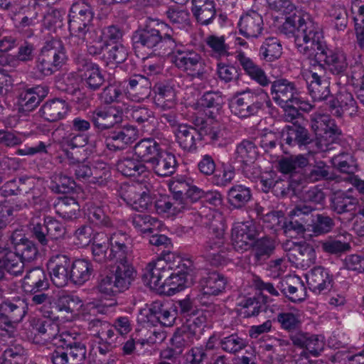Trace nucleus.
<instances>
[{
  "mask_svg": "<svg viewBox=\"0 0 364 364\" xmlns=\"http://www.w3.org/2000/svg\"><path fill=\"white\" fill-rule=\"evenodd\" d=\"M317 53L315 55V63L311 66L324 70L325 65L333 75H343L348 68L346 55L342 52L333 50L324 45L318 44Z\"/></svg>",
  "mask_w": 364,
  "mask_h": 364,
  "instance_id": "423d86ee",
  "label": "nucleus"
},
{
  "mask_svg": "<svg viewBox=\"0 0 364 364\" xmlns=\"http://www.w3.org/2000/svg\"><path fill=\"white\" fill-rule=\"evenodd\" d=\"M306 279L309 289L316 294L329 290L332 287V279L330 278L328 272L320 266L314 267L307 276Z\"/></svg>",
  "mask_w": 364,
  "mask_h": 364,
  "instance_id": "f704fd0d",
  "label": "nucleus"
},
{
  "mask_svg": "<svg viewBox=\"0 0 364 364\" xmlns=\"http://www.w3.org/2000/svg\"><path fill=\"white\" fill-rule=\"evenodd\" d=\"M188 186L186 181H177L170 185L172 196L168 200H160L156 202V207L158 210L176 215L186 210H191L188 202L186 201L183 190L181 186Z\"/></svg>",
  "mask_w": 364,
  "mask_h": 364,
  "instance_id": "1a4fd4ad",
  "label": "nucleus"
},
{
  "mask_svg": "<svg viewBox=\"0 0 364 364\" xmlns=\"http://www.w3.org/2000/svg\"><path fill=\"white\" fill-rule=\"evenodd\" d=\"M331 162L334 168L343 173L351 175L357 170L353 157L348 154H341L334 156Z\"/></svg>",
  "mask_w": 364,
  "mask_h": 364,
  "instance_id": "0e129e2a",
  "label": "nucleus"
},
{
  "mask_svg": "<svg viewBox=\"0 0 364 364\" xmlns=\"http://www.w3.org/2000/svg\"><path fill=\"white\" fill-rule=\"evenodd\" d=\"M308 89L314 101L326 100L328 97L331 98L330 82L323 79L317 73H311V80Z\"/></svg>",
  "mask_w": 364,
  "mask_h": 364,
  "instance_id": "37998d69",
  "label": "nucleus"
},
{
  "mask_svg": "<svg viewBox=\"0 0 364 364\" xmlns=\"http://www.w3.org/2000/svg\"><path fill=\"white\" fill-rule=\"evenodd\" d=\"M322 250L330 255H341L350 249L348 242H342L336 238L328 237L321 243Z\"/></svg>",
  "mask_w": 364,
  "mask_h": 364,
  "instance_id": "338daca9",
  "label": "nucleus"
},
{
  "mask_svg": "<svg viewBox=\"0 0 364 364\" xmlns=\"http://www.w3.org/2000/svg\"><path fill=\"white\" fill-rule=\"evenodd\" d=\"M263 20L256 11L241 16L238 23L240 33L246 38H257L263 30Z\"/></svg>",
  "mask_w": 364,
  "mask_h": 364,
  "instance_id": "c756f323",
  "label": "nucleus"
},
{
  "mask_svg": "<svg viewBox=\"0 0 364 364\" xmlns=\"http://www.w3.org/2000/svg\"><path fill=\"white\" fill-rule=\"evenodd\" d=\"M51 190L56 193H77L80 187L77 186L72 177L60 173L55 174L51 182Z\"/></svg>",
  "mask_w": 364,
  "mask_h": 364,
  "instance_id": "603ef678",
  "label": "nucleus"
},
{
  "mask_svg": "<svg viewBox=\"0 0 364 364\" xmlns=\"http://www.w3.org/2000/svg\"><path fill=\"white\" fill-rule=\"evenodd\" d=\"M91 171L90 182L100 186L106 185L111 177L110 168L103 161H97L92 164Z\"/></svg>",
  "mask_w": 364,
  "mask_h": 364,
  "instance_id": "052dcab7",
  "label": "nucleus"
},
{
  "mask_svg": "<svg viewBox=\"0 0 364 364\" xmlns=\"http://www.w3.org/2000/svg\"><path fill=\"white\" fill-rule=\"evenodd\" d=\"M201 326L202 321L199 317L192 321H187L186 323L176 330L171 338L173 346L181 350L191 346L195 340L199 338Z\"/></svg>",
  "mask_w": 364,
  "mask_h": 364,
  "instance_id": "dca6fc26",
  "label": "nucleus"
},
{
  "mask_svg": "<svg viewBox=\"0 0 364 364\" xmlns=\"http://www.w3.org/2000/svg\"><path fill=\"white\" fill-rule=\"evenodd\" d=\"M194 124L196 127L181 124L175 131L177 143L181 148L188 152L196 151L198 149L197 141L203 140L204 133L203 130H200V120L196 119Z\"/></svg>",
  "mask_w": 364,
  "mask_h": 364,
  "instance_id": "4468645a",
  "label": "nucleus"
},
{
  "mask_svg": "<svg viewBox=\"0 0 364 364\" xmlns=\"http://www.w3.org/2000/svg\"><path fill=\"white\" fill-rule=\"evenodd\" d=\"M118 171L126 176L141 175L146 171L144 164L134 158L124 157L119 159L116 164Z\"/></svg>",
  "mask_w": 364,
  "mask_h": 364,
  "instance_id": "3c124183",
  "label": "nucleus"
},
{
  "mask_svg": "<svg viewBox=\"0 0 364 364\" xmlns=\"http://www.w3.org/2000/svg\"><path fill=\"white\" fill-rule=\"evenodd\" d=\"M282 53V46L276 38H267L259 50V55L267 61L278 59Z\"/></svg>",
  "mask_w": 364,
  "mask_h": 364,
  "instance_id": "13d9d810",
  "label": "nucleus"
},
{
  "mask_svg": "<svg viewBox=\"0 0 364 364\" xmlns=\"http://www.w3.org/2000/svg\"><path fill=\"white\" fill-rule=\"evenodd\" d=\"M58 213L65 220L76 219L80 215V205L73 197L65 196L58 203Z\"/></svg>",
  "mask_w": 364,
  "mask_h": 364,
  "instance_id": "5fc2aeb1",
  "label": "nucleus"
},
{
  "mask_svg": "<svg viewBox=\"0 0 364 364\" xmlns=\"http://www.w3.org/2000/svg\"><path fill=\"white\" fill-rule=\"evenodd\" d=\"M43 220L51 242L64 237L66 229L61 222L50 216H46Z\"/></svg>",
  "mask_w": 364,
  "mask_h": 364,
  "instance_id": "774afa93",
  "label": "nucleus"
},
{
  "mask_svg": "<svg viewBox=\"0 0 364 364\" xmlns=\"http://www.w3.org/2000/svg\"><path fill=\"white\" fill-rule=\"evenodd\" d=\"M321 33L310 29L306 33L297 35L295 43L299 51L306 55L311 63H315V55L318 50V44L324 45L325 43L320 40Z\"/></svg>",
  "mask_w": 364,
  "mask_h": 364,
  "instance_id": "393cba45",
  "label": "nucleus"
},
{
  "mask_svg": "<svg viewBox=\"0 0 364 364\" xmlns=\"http://www.w3.org/2000/svg\"><path fill=\"white\" fill-rule=\"evenodd\" d=\"M227 280L225 277L216 271L207 273L200 280V294L199 300L202 305L209 306L212 304L204 299L216 296L221 294L225 289Z\"/></svg>",
  "mask_w": 364,
  "mask_h": 364,
  "instance_id": "ddd939ff",
  "label": "nucleus"
},
{
  "mask_svg": "<svg viewBox=\"0 0 364 364\" xmlns=\"http://www.w3.org/2000/svg\"><path fill=\"white\" fill-rule=\"evenodd\" d=\"M288 255L289 259L293 257L296 262L300 263H313L316 258V253L312 245L306 243H294L293 247L290 248Z\"/></svg>",
  "mask_w": 364,
  "mask_h": 364,
  "instance_id": "de8ad7c7",
  "label": "nucleus"
},
{
  "mask_svg": "<svg viewBox=\"0 0 364 364\" xmlns=\"http://www.w3.org/2000/svg\"><path fill=\"white\" fill-rule=\"evenodd\" d=\"M267 94L261 90V93H256L250 89L237 92L232 100V112L240 117H249L257 114L262 108L263 102L261 95Z\"/></svg>",
  "mask_w": 364,
  "mask_h": 364,
  "instance_id": "39448f33",
  "label": "nucleus"
},
{
  "mask_svg": "<svg viewBox=\"0 0 364 364\" xmlns=\"http://www.w3.org/2000/svg\"><path fill=\"white\" fill-rule=\"evenodd\" d=\"M3 311L16 323L22 321L28 311V304L25 299H18L13 301H6L1 305Z\"/></svg>",
  "mask_w": 364,
  "mask_h": 364,
  "instance_id": "09e8293b",
  "label": "nucleus"
},
{
  "mask_svg": "<svg viewBox=\"0 0 364 364\" xmlns=\"http://www.w3.org/2000/svg\"><path fill=\"white\" fill-rule=\"evenodd\" d=\"M60 341L63 343L71 364H85L87 348L85 343L74 341L70 335L60 336Z\"/></svg>",
  "mask_w": 364,
  "mask_h": 364,
  "instance_id": "c9c22d12",
  "label": "nucleus"
},
{
  "mask_svg": "<svg viewBox=\"0 0 364 364\" xmlns=\"http://www.w3.org/2000/svg\"><path fill=\"white\" fill-rule=\"evenodd\" d=\"M173 63L178 69L193 77L203 79L206 73L205 63L200 54L193 50L177 49L173 56Z\"/></svg>",
  "mask_w": 364,
  "mask_h": 364,
  "instance_id": "0eeeda50",
  "label": "nucleus"
},
{
  "mask_svg": "<svg viewBox=\"0 0 364 364\" xmlns=\"http://www.w3.org/2000/svg\"><path fill=\"white\" fill-rule=\"evenodd\" d=\"M78 65L82 86L89 91L98 90L105 81L98 65L83 58L79 60Z\"/></svg>",
  "mask_w": 364,
  "mask_h": 364,
  "instance_id": "f3484780",
  "label": "nucleus"
},
{
  "mask_svg": "<svg viewBox=\"0 0 364 364\" xmlns=\"http://www.w3.org/2000/svg\"><path fill=\"white\" fill-rule=\"evenodd\" d=\"M15 250L14 256L20 257L22 262H30L36 259L38 250L34 242L28 238L22 229H15L9 237Z\"/></svg>",
  "mask_w": 364,
  "mask_h": 364,
  "instance_id": "f8f14e48",
  "label": "nucleus"
},
{
  "mask_svg": "<svg viewBox=\"0 0 364 364\" xmlns=\"http://www.w3.org/2000/svg\"><path fill=\"white\" fill-rule=\"evenodd\" d=\"M161 262H152L148 264L146 267L144 269L141 274V279L144 284L149 287L151 289H159V269L163 268Z\"/></svg>",
  "mask_w": 364,
  "mask_h": 364,
  "instance_id": "6e6d98bb",
  "label": "nucleus"
},
{
  "mask_svg": "<svg viewBox=\"0 0 364 364\" xmlns=\"http://www.w3.org/2000/svg\"><path fill=\"white\" fill-rule=\"evenodd\" d=\"M330 166H327L323 161H320L316 164L309 163L306 173H305V181L316 182L318 181H333L336 178L335 174L330 171Z\"/></svg>",
  "mask_w": 364,
  "mask_h": 364,
  "instance_id": "a18cd8bd",
  "label": "nucleus"
},
{
  "mask_svg": "<svg viewBox=\"0 0 364 364\" xmlns=\"http://www.w3.org/2000/svg\"><path fill=\"white\" fill-rule=\"evenodd\" d=\"M149 165L159 176L168 177L176 172L178 163L173 154L162 149Z\"/></svg>",
  "mask_w": 364,
  "mask_h": 364,
  "instance_id": "c85d7f7f",
  "label": "nucleus"
},
{
  "mask_svg": "<svg viewBox=\"0 0 364 364\" xmlns=\"http://www.w3.org/2000/svg\"><path fill=\"white\" fill-rule=\"evenodd\" d=\"M68 112V105L65 100L53 98L43 104L39 109V114L47 122H55L63 119Z\"/></svg>",
  "mask_w": 364,
  "mask_h": 364,
  "instance_id": "bb28decb",
  "label": "nucleus"
},
{
  "mask_svg": "<svg viewBox=\"0 0 364 364\" xmlns=\"http://www.w3.org/2000/svg\"><path fill=\"white\" fill-rule=\"evenodd\" d=\"M136 276V272L126 267L114 268L99 275L97 289L101 294L112 296L127 290Z\"/></svg>",
  "mask_w": 364,
  "mask_h": 364,
  "instance_id": "20e7f679",
  "label": "nucleus"
},
{
  "mask_svg": "<svg viewBox=\"0 0 364 364\" xmlns=\"http://www.w3.org/2000/svg\"><path fill=\"white\" fill-rule=\"evenodd\" d=\"M251 189L241 184L232 186L228 191V201L233 209L244 208L252 199Z\"/></svg>",
  "mask_w": 364,
  "mask_h": 364,
  "instance_id": "ea45409f",
  "label": "nucleus"
},
{
  "mask_svg": "<svg viewBox=\"0 0 364 364\" xmlns=\"http://www.w3.org/2000/svg\"><path fill=\"white\" fill-rule=\"evenodd\" d=\"M94 15L69 18V30L72 35L84 38L92 27Z\"/></svg>",
  "mask_w": 364,
  "mask_h": 364,
  "instance_id": "864d4df0",
  "label": "nucleus"
},
{
  "mask_svg": "<svg viewBox=\"0 0 364 364\" xmlns=\"http://www.w3.org/2000/svg\"><path fill=\"white\" fill-rule=\"evenodd\" d=\"M67 59L65 49L61 41H48L36 58L33 73L38 78L50 76L65 64Z\"/></svg>",
  "mask_w": 364,
  "mask_h": 364,
  "instance_id": "7ed1b4c3",
  "label": "nucleus"
},
{
  "mask_svg": "<svg viewBox=\"0 0 364 364\" xmlns=\"http://www.w3.org/2000/svg\"><path fill=\"white\" fill-rule=\"evenodd\" d=\"M353 191H338L331 197L330 208L338 215L349 213L350 216L358 207V199L352 195Z\"/></svg>",
  "mask_w": 364,
  "mask_h": 364,
  "instance_id": "5701e85b",
  "label": "nucleus"
},
{
  "mask_svg": "<svg viewBox=\"0 0 364 364\" xmlns=\"http://www.w3.org/2000/svg\"><path fill=\"white\" fill-rule=\"evenodd\" d=\"M328 111L338 118H341L345 112L352 114L356 110V102L349 92L339 93L336 97L331 96L327 102Z\"/></svg>",
  "mask_w": 364,
  "mask_h": 364,
  "instance_id": "cd10ccee",
  "label": "nucleus"
},
{
  "mask_svg": "<svg viewBox=\"0 0 364 364\" xmlns=\"http://www.w3.org/2000/svg\"><path fill=\"white\" fill-rule=\"evenodd\" d=\"M301 184V178H290L289 181H276L273 186V193L277 197H287L296 194L297 186Z\"/></svg>",
  "mask_w": 364,
  "mask_h": 364,
  "instance_id": "4d7b16f0",
  "label": "nucleus"
},
{
  "mask_svg": "<svg viewBox=\"0 0 364 364\" xmlns=\"http://www.w3.org/2000/svg\"><path fill=\"white\" fill-rule=\"evenodd\" d=\"M71 259L65 255L52 256L48 263L50 279L57 287H63L70 281Z\"/></svg>",
  "mask_w": 364,
  "mask_h": 364,
  "instance_id": "2eb2a0df",
  "label": "nucleus"
},
{
  "mask_svg": "<svg viewBox=\"0 0 364 364\" xmlns=\"http://www.w3.org/2000/svg\"><path fill=\"white\" fill-rule=\"evenodd\" d=\"M123 97L122 89L120 83L109 84L103 88L99 95V99L103 105H109L119 103Z\"/></svg>",
  "mask_w": 364,
  "mask_h": 364,
  "instance_id": "bf43d9fd",
  "label": "nucleus"
},
{
  "mask_svg": "<svg viewBox=\"0 0 364 364\" xmlns=\"http://www.w3.org/2000/svg\"><path fill=\"white\" fill-rule=\"evenodd\" d=\"M125 113L129 120L140 126L151 125L155 121L154 112L145 105H129Z\"/></svg>",
  "mask_w": 364,
  "mask_h": 364,
  "instance_id": "a19ab883",
  "label": "nucleus"
},
{
  "mask_svg": "<svg viewBox=\"0 0 364 364\" xmlns=\"http://www.w3.org/2000/svg\"><path fill=\"white\" fill-rule=\"evenodd\" d=\"M272 99L282 107H294L300 102L299 93L295 84L281 78L271 81Z\"/></svg>",
  "mask_w": 364,
  "mask_h": 364,
  "instance_id": "9d476101",
  "label": "nucleus"
},
{
  "mask_svg": "<svg viewBox=\"0 0 364 364\" xmlns=\"http://www.w3.org/2000/svg\"><path fill=\"white\" fill-rule=\"evenodd\" d=\"M237 59L242 67L245 73L251 80L256 82L262 87H266L270 85L271 80L266 75L264 70L257 65L252 59L245 56L243 53H240L237 55Z\"/></svg>",
  "mask_w": 364,
  "mask_h": 364,
  "instance_id": "2f4dec72",
  "label": "nucleus"
},
{
  "mask_svg": "<svg viewBox=\"0 0 364 364\" xmlns=\"http://www.w3.org/2000/svg\"><path fill=\"white\" fill-rule=\"evenodd\" d=\"M82 306V300L77 296L73 294H63L60 296L53 306H50V310H43V316L55 321L58 318L56 311L62 314L74 312Z\"/></svg>",
  "mask_w": 364,
  "mask_h": 364,
  "instance_id": "412c9836",
  "label": "nucleus"
},
{
  "mask_svg": "<svg viewBox=\"0 0 364 364\" xmlns=\"http://www.w3.org/2000/svg\"><path fill=\"white\" fill-rule=\"evenodd\" d=\"M256 225L252 222L237 223L232 228L231 240L235 249H252L255 263L262 264L274 252L276 241L265 235L261 237Z\"/></svg>",
  "mask_w": 364,
  "mask_h": 364,
  "instance_id": "f03ea898",
  "label": "nucleus"
},
{
  "mask_svg": "<svg viewBox=\"0 0 364 364\" xmlns=\"http://www.w3.org/2000/svg\"><path fill=\"white\" fill-rule=\"evenodd\" d=\"M170 251L165 252L164 250L161 252L160 258H159V262H161V267L163 268L159 269V289H164L166 286H168L169 281L172 279L173 272L174 268L171 267V264L167 262V259H169Z\"/></svg>",
  "mask_w": 364,
  "mask_h": 364,
  "instance_id": "e2e57ef3",
  "label": "nucleus"
},
{
  "mask_svg": "<svg viewBox=\"0 0 364 364\" xmlns=\"http://www.w3.org/2000/svg\"><path fill=\"white\" fill-rule=\"evenodd\" d=\"M282 141L289 146H306L314 142L316 135L305 127L293 123L284 127L281 132Z\"/></svg>",
  "mask_w": 364,
  "mask_h": 364,
  "instance_id": "a211bd4d",
  "label": "nucleus"
},
{
  "mask_svg": "<svg viewBox=\"0 0 364 364\" xmlns=\"http://www.w3.org/2000/svg\"><path fill=\"white\" fill-rule=\"evenodd\" d=\"M149 311V321L159 323L164 326H172L176 318L175 314L171 312L165 304L159 301L151 304Z\"/></svg>",
  "mask_w": 364,
  "mask_h": 364,
  "instance_id": "4c0bfd02",
  "label": "nucleus"
},
{
  "mask_svg": "<svg viewBox=\"0 0 364 364\" xmlns=\"http://www.w3.org/2000/svg\"><path fill=\"white\" fill-rule=\"evenodd\" d=\"M133 50L136 55L139 53L159 52L170 53L176 47L174 32L167 24L154 19H148L132 36Z\"/></svg>",
  "mask_w": 364,
  "mask_h": 364,
  "instance_id": "f257e3e1",
  "label": "nucleus"
},
{
  "mask_svg": "<svg viewBox=\"0 0 364 364\" xmlns=\"http://www.w3.org/2000/svg\"><path fill=\"white\" fill-rule=\"evenodd\" d=\"M309 159L302 154L291 155L281 159L278 162L279 171L284 174H290V178H301L305 181V173L309 166Z\"/></svg>",
  "mask_w": 364,
  "mask_h": 364,
  "instance_id": "6ab92c4d",
  "label": "nucleus"
},
{
  "mask_svg": "<svg viewBox=\"0 0 364 364\" xmlns=\"http://www.w3.org/2000/svg\"><path fill=\"white\" fill-rule=\"evenodd\" d=\"M258 156V148L252 141L243 140L237 146V159L246 166L253 164Z\"/></svg>",
  "mask_w": 364,
  "mask_h": 364,
  "instance_id": "8fccbe9b",
  "label": "nucleus"
},
{
  "mask_svg": "<svg viewBox=\"0 0 364 364\" xmlns=\"http://www.w3.org/2000/svg\"><path fill=\"white\" fill-rule=\"evenodd\" d=\"M277 288L291 302L301 303L304 301L307 296L306 288L303 284L299 288L292 285H286L281 283Z\"/></svg>",
  "mask_w": 364,
  "mask_h": 364,
  "instance_id": "69168bd1",
  "label": "nucleus"
},
{
  "mask_svg": "<svg viewBox=\"0 0 364 364\" xmlns=\"http://www.w3.org/2000/svg\"><path fill=\"white\" fill-rule=\"evenodd\" d=\"M151 92V83L147 77L135 75L127 80L125 93L132 101H143L150 96Z\"/></svg>",
  "mask_w": 364,
  "mask_h": 364,
  "instance_id": "b1692460",
  "label": "nucleus"
},
{
  "mask_svg": "<svg viewBox=\"0 0 364 364\" xmlns=\"http://www.w3.org/2000/svg\"><path fill=\"white\" fill-rule=\"evenodd\" d=\"M161 151V144L153 138L141 139L134 147V154L143 164H150Z\"/></svg>",
  "mask_w": 364,
  "mask_h": 364,
  "instance_id": "473e14b6",
  "label": "nucleus"
},
{
  "mask_svg": "<svg viewBox=\"0 0 364 364\" xmlns=\"http://www.w3.org/2000/svg\"><path fill=\"white\" fill-rule=\"evenodd\" d=\"M117 114H112L108 110L97 107L89 114V119L94 127L100 132L109 131L117 124Z\"/></svg>",
  "mask_w": 364,
  "mask_h": 364,
  "instance_id": "e433bc0d",
  "label": "nucleus"
},
{
  "mask_svg": "<svg viewBox=\"0 0 364 364\" xmlns=\"http://www.w3.org/2000/svg\"><path fill=\"white\" fill-rule=\"evenodd\" d=\"M191 11L197 22L210 24L216 15L215 4L212 0H192Z\"/></svg>",
  "mask_w": 364,
  "mask_h": 364,
  "instance_id": "72a5a7b5",
  "label": "nucleus"
},
{
  "mask_svg": "<svg viewBox=\"0 0 364 364\" xmlns=\"http://www.w3.org/2000/svg\"><path fill=\"white\" fill-rule=\"evenodd\" d=\"M154 92L155 93L154 102L158 107L167 109L174 107L176 92L172 86L159 83L154 86Z\"/></svg>",
  "mask_w": 364,
  "mask_h": 364,
  "instance_id": "58836bf2",
  "label": "nucleus"
},
{
  "mask_svg": "<svg viewBox=\"0 0 364 364\" xmlns=\"http://www.w3.org/2000/svg\"><path fill=\"white\" fill-rule=\"evenodd\" d=\"M267 301V296H265L261 297L242 296L239 298L237 306L244 309L240 314L244 318H250L257 316L261 311L262 303L266 304Z\"/></svg>",
  "mask_w": 364,
  "mask_h": 364,
  "instance_id": "49530a36",
  "label": "nucleus"
},
{
  "mask_svg": "<svg viewBox=\"0 0 364 364\" xmlns=\"http://www.w3.org/2000/svg\"><path fill=\"white\" fill-rule=\"evenodd\" d=\"M311 223L308 225V231L312 232V235L319 236L331 232L336 226L334 219L327 214L318 213L311 215Z\"/></svg>",
  "mask_w": 364,
  "mask_h": 364,
  "instance_id": "c03bdc74",
  "label": "nucleus"
},
{
  "mask_svg": "<svg viewBox=\"0 0 364 364\" xmlns=\"http://www.w3.org/2000/svg\"><path fill=\"white\" fill-rule=\"evenodd\" d=\"M311 127L316 137L323 138L328 143L334 142L341 135V130L328 116L314 119Z\"/></svg>",
  "mask_w": 364,
  "mask_h": 364,
  "instance_id": "4be33fe9",
  "label": "nucleus"
},
{
  "mask_svg": "<svg viewBox=\"0 0 364 364\" xmlns=\"http://www.w3.org/2000/svg\"><path fill=\"white\" fill-rule=\"evenodd\" d=\"M94 272L92 262L85 259H71L70 282L81 286L89 281Z\"/></svg>",
  "mask_w": 364,
  "mask_h": 364,
  "instance_id": "7c9ffc66",
  "label": "nucleus"
},
{
  "mask_svg": "<svg viewBox=\"0 0 364 364\" xmlns=\"http://www.w3.org/2000/svg\"><path fill=\"white\" fill-rule=\"evenodd\" d=\"M194 269L195 267L191 260H183L174 268L173 276L171 277L172 279L169 281L167 286L169 287L168 291L172 293L178 292L191 284Z\"/></svg>",
  "mask_w": 364,
  "mask_h": 364,
  "instance_id": "aec40b11",
  "label": "nucleus"
},
{
  "mask_svg": "<svg viewBox=\"0 0 364 364\" xmlns=\"http://www.w3.org/2000/svg\"><path fill=\"white\" fill-rule=\"evenodd\" d=\"M306 22L301 14L294 13L287 16L284 23L279 28V31L288 37H294L296 39L297 35L308 31Z\"/></svg>",
  "mask_w": 364,
  "mask_h": 364,
  "instance_id": "79ce46f5",
  "label": "nucleus"
},
{
  "mask_svg": "<svg viewBox=\"0 0 364 364\" xmlns=\"http://www.w3.org/2000/svg\"><path fill=\"white\" fill-rule=\"evenodd\" d=\"M201 106L207 108H212L213 111H210L208 114L211 118L215 117V114L218 113L222 108L223 105V98L220 92H206L200 99Z\"/></svg>",
  "mask_w": 364,
  "mask_h": 364,
  "instance_id": "680f3d73",
  "label": "nucleus"
},
{
  "mask_svg": "<svg viewBox=\"0 0 364 364\" xmlns=\"http://www.w3.org/2000/svg\"><path fill=\"white\" fill-rule=\"evenodd\" d=\"M136 129L134 126L117 124L104 134L106 148L114 152L126 149L136 139Z\"/></svg>",
  "mask_w": 364,
  "mask_h": 364,
  "instance_id": "6e6552de",
  "label": "nucleus"
},
{
  "mask_svg": "<svg viewBox=\"0 0 364 364\" xmlns=\"http://www.w3.org/2000/svg\"><path fill=\"white\" fill-rule=\"evenodd\" d=\"M49 282L45 271L41 267L29 270L24 277L22 288L26 293L34 294L37 291H47Z\"/></svg>",
  "mask_w": 364,
  "mask_h": 364,
  "instance_id": "a878e982",
  "label": "nucleus"
},
{
  "mask_svg": "<svg viewBox=\"0 0 364 364\" xmlns=\"http://www.w3.org/2000/svg\"><path fill=\"white\" fill-rule=\"evenodd\" d=\"M129 240L124 234H114L110 238V248L108 254L109 261H115L118 264L115 268L122 267H129L135 271L133 266L129 262V257H131L132 250L129 246Z\"/></svg>",
  "mask_w": 364,
  "mask_h": 364,
  "instance_id": "9b49d317",
  "label": "nucleus"
}]
</instances>
